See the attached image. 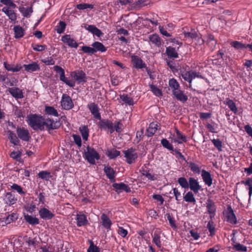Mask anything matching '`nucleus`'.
I'll return each instance as SVG.
<instances>
[{"label":"nucleus","mask_w":252,"mask_h":252,"mask_svg":"<svg viewBox=\"0 0 252 252\" xmlns=\"http://www.w3.org/2000/svg\"><path fill=\"white\" fill-rule=\"evenodd\" d=\"M45 126L48 130L56 129L60 126L61 124L59 121H54L53 120L48 118L44 120V126Z\"/></svg>","instance_id":"nucleus-18"},{"label":"nucleus","mask_w":252,"mask_h":252,"mask_svg":"<svg viewBox=\"0 0 252 252\" xmlns=\"http://www.w3.org/2000/svg\"><path fill=\"white\" fill-rule=\"evenodd\" d=\"M106 154L110 158L114 159L120 156V152L115 149H112L108 150L106 152Z\"/></svg>","instance_id":"nucleus-45"},{"label":"nucleus","mask_w":252,"mask_h":252,"mask_svg":"<svg viewBox=\"0 0 252 252\" xmlns=\"http://www.w3.org/2000/svg\"><path fill=\"white\" fill-rule=\"evenodd\" d=\"M174 96L179 101L183 103L188 100V96L180 89L173 93Z\"/></svg>","instance_id":"nucleus-29"},{"label":"nucleus","mask_w":252,"mask_h":252,"mask_svg":"<svg viewBox=\"0 0 252 252\" xmlns=\"http://www.w3.org/2000/svg\"><path fill=\"white\" fill-rule=\"evenodd\" d=\"M243 184L248 187L249 195L250 198L252 195V178H248L246 179L245 181H243Z\"/></svg>","instance_id":"nucleus-51"},{"label":"nucleus","mask_w":252,"mask_h":252,"mask_svg":"<svg viewBox=\"0 0 252 252\" xmlns=\"http://www.w3.org/2000/svg\"><path fill=\"white\" fill-rule=\"evenodd\" d=\"M149 40L153 44L157 47H160L161 44V40L159 36L157 34H153L149 35Z\"/></svg>","instance_id":"nucleus-37"},{"label":"nucleus","mask_w":252,"mask_h":252,"mask_svg":"<svg viewBox=\"0 0 252 252\" xmlns=\"http://www.w3.org/2000/svg\"><path fill=\"white\" fill-rule=\"evenodd\" d=\"M150 3V0H137L131 5V10H138Z\"/></svg>","instance_id":"nucleus-24"},{"label":"nucleus","mask_w":252,"mask_h":252,"mask_svg":"<svg viewBox=\"0 0 252 252\" xmlns=\"http://www.w3.org/2000/svg\"><path fill=\"white\" fill-rule=\"evenodd\" d=\"M24 217L25 220L31 225H36L39 223V219L35 217L28 214H24Z\"/></svg>","instance_id":"nucleus-34"},{"label":"nucleus","mask_w":252,"mask_h":252,"mask_svg":"<svg viewBox=\"0 0 252 252\" xmlns=\"http://www.w3.org/2000/svg\"><path fill=\"white\" fill-rule=\"evenodd\" d=\"M3 65L7 70L13 72L19 71L22 68L20 64L15 65L14 64H8L6 62L3 63Z\"/></svg>","instance_id":"nucleus-32"},{"label":"nucleus","mask_w":252,"mask_h":252,"mask_svg":"<svg viewBox=\"0 0 252 252\" xmlns=\"http://www.w3.org/2000/svg\"><path fill=\"white\" fill-rule=\"evenodd\" d=\"M165 53L167 56L170 58H177L178 57V54L175 48L171 46L167 47L166 48Z\"/></svg>","instance_id":"nucleus-38"},{"label":"nucleus","mask_w":252,"mask_h":252,"mask_svg":"<svg viewBox=\"0 0 252 252\" xmlns=\"http://www.w3.org/2000/svg\"><path fill=\"white\" fill-rule=\"evenodd\" d=\"M79 130L81 134L83 139L87 141L88 139L89 132L88 126H82L79 127Z\"/></svg>","instance_id":"nucleus-43"},{"label":"nucleus","mask_w":252,"mask_h":252,"mask_svg":"<svg viewBox=\"0 0 252 252\" xmlns=\"http://www.w3.org/2000/svg\"><path fill=\"white\" fill-rule=\"evenodd\" d=\"M98 126L100 129L105 130H109L111 133L114 131L112 122L108 119H100L98 123Z\"/></svg>","instance_id":"nucleus-13"},{"label":"nucleus","mask_w":252,"mask_h":252,"mask_svg":"<svg viewBox=\"0 0 252 252\" xmlns=\"http://www.w3.org/2000/svg\"><path fill=\"white\" fill-rule=\"evenodd\" d=\"M184 200L187 202L195 204L196 202L195 198L191 191H188L183 197Z\"/></svg>","instance_id":"nucleus-46"},{"label":"nucleus","mask_w":252,"mask_h":252,"mask_svg":"<svg viewBox=\"0 0 252 252\" xmlns=\"http://www.w3.org/2000/svg\"><path fill=\"white\" fill-rule=\"evenodd\" d=\"M182 78L189 83L191 84L193 79L195 78H201V75L195 71H184L181 73Z\"/></svg>","instance_id":"nucleus-6"},{"label":"nucleus","mask_w":252,"mask_h":252,"mask_svg":"<svg viewBox=\"0 0 252 252\" xmlns=\"http://www.w3.org/2000/svg\"><path fill=\"white\" fill-rule=\"evenodd\" d=\"M14 37L16 39L22 38L24 35V30L20 26L14 27Z\"/></svg>","instance_id":"nucleus-35"},{"label":"nucleus","mask_w":252,"mask_h":252,"mask_svg":"<svg viewBox=\"0 0 252 252\" xmlns=\"http://www.w3.org/2000/svg\"><path fill=\"white\" fill-rule=\"evenodd\" d=\"M189 167L191 171L194 173L199 174L201 172V167L197 164L193 162H189Z\"/></svg>","instance_id":"nucleus-47"},{"label":"nucleus","mask_w":252,"mask_h":252,"mask_svg":"<svg viewBox=\"0 0 252 252\" xmlns=\"http://www.w3.org/2000/svg\"><path fill=\"white\" fill-rule=\"evenodd\" d=\"M207 212L211 219L214 217L216 212V206L215 202L211 199H208L206 203Z\"/></svg>","instance_id":"nucleus-15"},{"label":"nucleus","mask_w":252,"mask_h":252,"mask_svg":"<svg viewBox=\"0 0 252 252\" xmlns=\"http://www.w3.org/2000/svg\"><path fill=\"white\" fill-rule=\"evenodd\" d=\"M54 69L56 72L59 74L61 81L70 87L73 88L75 86V81L68 79L67 78L65 77L64 70L62 67L58 65H55L54 66Z\"/></svg>","instance_id":"nucleus-3"},{"label":"nucleus","mask_w":252,"mask_h":252,"mask_svg":"<svg viewBox=\"0 0 252 252\" xmlns=\"http://www.w3.org/2000/svg\"><path fill=\"white\" fill-rule=\"evenodd\" d=\"M159 126L156 123H151L146 130V135L148 137L152 136L157 131Z\"/></svg>","instance_id":"nucleus-27"},{"label":"nucleus","mask_w":252,"mask_h":252,"mask_svg":"<svg viewBox=\"0 0 252 252\" xmlns=\"http://www.w3.org/2000/svg\"><path fill=\"white\" fill-rule=\"evenodd\" d=\"M123 124L121 121L115 122L113 124V128L114 131L116 130L117 132H121L122 131Z\"/></svg>","instance_id":"nucleus-64"},{"label":"nucleus","mask_w":252,"mask_h":252,"mask_svg":"<svg viewBox=\"0 0 252 252\" xmlns=\"http://www.w3.org/2000/svg\"><path fill=\"white\" fill-rule=\"evenodd\" d=\"M84 157L86 160L91 164H95V160L100 159V156L97 151L94 148L87 146L85 151Z\"/></svg>","instance_id":"nucleus-2"},{"label":"nucleus","mask_w":252,"mask_h":252,"mask_svg":"<svg viewBox=\"0 0 252 252\" xmlns=\"http://www.w3.org/2000/svg\"><path fill=\"white\" fill-rule=\"evenodd\" d=\"M76 8L79 10H82L85 12L87 13H88L91 10L94 11L97 9L96 5L94 2H92L91 3L81 2L79 4H77L76 6Z\"/></svg>","instance_id":"nucleus-11"},{"label":"nucleus","mask_w":252,"mask_h":252,"mask_svg":"<svg viewBox=\"0 0 252 252\" xmlns=\"http://www.w3.org/2000/svg\"><path fill=\"white\" fill-rule=\"evenodd\" d=\"M24 67L25 70L28 72L35 71L39 69L38 64L35 62L29 64H24Z\"/></svg>","instance_id":"nucleus-41"},{"label":"nucleus","mask_w":252,"mask_h":252,"mask_svg":"<svg viewBox=\"0 0 252 252\" xmlns=\"http://www.w3.org/2000/svg\"><path fill=\"white\" fill-rule=\"evenodd\" d=\"M16 133L19 138L24 141H29L31 138L28 129L24 127H17Z\"/></svg>","instance_id":"nucleus-10"},{"label":"nucleus","mask_w":252,"mask_h":252,"mask_svg":"<svg viewBox=\"0 0 252 252\" xmlns=\"http://www.w3.org/2000/svg\"><path fill=\"white\" fill-rule=\"evenodd\" d=\"M120 98L125 104L128 105H133L134 104L133 99L128 96L127 94H123L120 95Z\"/></svg>","instance_id":"nucleus-42"},{"label":"nucleus","mask_w":252,"mask_h":252,"mask_svg":"<svg viewBox=\"0 0 252 252\" xmlns=\"http://www.w3.org/2000/svg\"><path fill=\"white\" fill-rule=\"evenodd\" d=\"M229 108L231 111H232L234 114H236L237 112V108L234 101L229 98L226 99L225 103Z\"/></svg>","instance_id":"nucleus-48"},{"label":"nucleus","mask_w":252,"mask_h":252,"mask_svg":"<svg viewBox=\"0 0 252 252\" xmlns=\"http://www.w3.org/2000/svg\"><path fill=\"white\" fill-rule=\"evenodd\" d=\"M10 189L12 191L17 192L20 195L24 196L26 195V191L20 185L13 183L10 186Z\"/></svg>","instance_id":"nucleus-31"},{"label":"nucleus","mask_w":252,"mask_h":252,"mask_svg":"<svg viewBox=\"0 0 252 252\" xmlns=\"http://www.w3.org/2000/svg\"><path fill=\"white\" fill-rule=\"evenodd\" d=\"M71 76L78 83H84L87 81L86 74L82 70H76L71 72Z\"/></svg>","instance_id":"nucleus-9"},{"label":"nucleus","mask_w":252,"mask_h":252,"mask_svg":"<svg viewBox=\"0 0 252 252\" xmlns=\"http://www.w3.org/2000/svg\"><path fill=\"white\" fill-rule=\"evenodd\" d=\"M177 138L174 139V141L179 144H181L183 142H186L187 141V137L185 135H183L182 133L177 128H175Z\"/></svg>","instance_id":"nucleus-40"},{"label":"nucleus","mask_w":252,"mask_h":252,"mask_svg":"<svg viewBox=\"0 0 252 252\" xmlns=\"http://www.w3.org/2000/svg\"><path fill=\"white\" fill-rule=\"evenodd\" d=\"M38 176L41 179L46 181H48L52 177L50 173L46 171H42L39 172Z\"/></svg>","instance_id":"nucleus-54"},{"label":"nucleus","mask_w":252,"mask_h":252,"mask_svg":"<svg viewBox=\"0 0 252 252\" xmlns=\"http://www.w3.org/2000/svg\"><path fill=\"white\" fill-rule=\"evenodd\" d=\"M66 24L62 21H60L59 24L56 27V30L57 33L61 34L63 33L65 29Z\"/></svg>","instance_id":"nucleus-50"},{"label":"nucleus","mask_w":252,"mask_h":252,"mask_svg":"<svg viewBox=\"0 0 252 252\" xmlns=\"http://www.w3.org/2000/svg\"><path fill=\"white\" fill-rule=\"evenodd\" d=\"M76 220L77 225L79 227L86 225L88 222L86 216L81 213L77 214Z\"/></svg>","instance_id":"nucleus-30"},{"label":"nucleus","mask_w":252,"mask_h":252,"mask_svg":"<svg viewBox=\"0 0 252 252\" xmlns=\"http://www.w3.org/2000/svg\"><path fill=\"white\" fill-rule=\"evenodd\" d=\"M223 214L225 216V220L233 225L237 223L236 217L231 206H228Z\"/></svg>","instance_id":"nucleus-8"},{"label":"nucleus","mask_w":252,"mask_h":252,"mask_svg":"<svg viewBox=\"0 0 252 252\" xmlns=\"http://www.w3.org/2000/svg\"><path fill=\"white\" fill-rule=\"evenodd\" d=\"M0 3L5 5L6 7H8L12 8H15L17 6L11 0H0Z\"/></svg>","instance_id":"nucleus-58"},{"label":"nucleus","mask_w":252,"mask_h":252,"mask_svg":"<svg viewBox=\"0 0 252 252\" xmlns=\"http://www.w3.org/2000/svg\"><path fill=\"white\" fill-rule=\"evenodd\" d=\"M94 50V53L97 52H104L106 51V48L101 42L98 41H95L92 44Z\"/></svg>","instance_id":"nucleus-33"},{"label":"nucleus","mask_w":252,"mask_h":252,"mask_svg":"<svg viewBox=\"0 0 252 252\" xmlns=\"http://www.w3.org/2000/svg\"><path fill=\"white\" fill-rule=\"evenodd\" d=\"M212 142L219 151H222V142L219 139H214L212 140Z\"/></svg>","instance_id":"nucleus-61"},{"label":"nucleus","mask_w":252,"mask_h":252,"mask_svg":"<svg viewBox=\"0 0 252 252\" xmlns=\"http://www.w3.org/2000/svg\"><path fill=\"white\" fill-rule=\"evenodd\" d=\"M81 50L84 53H86L89 55H93L94 54V50L93 47H91L87 46H83L81 47Z\"/></svg>","instance_id":"nucleus-60"},{"label":"nucleus","mask_w":252,"mask_h":252,"mask_svg":"<svg viewBox=\"0 0 252 252\" xmlns=\"http://www.w3.org/2000/svg\"><path fill=\"white\" fill-rule=\"evenodd\" d=\"M142 174L151 181H155L157 180V178L155 175L152 174L149 170H143L142 171Z\"/></svg>","instance_id":"nucleus-53"},{"label":"nucleus","mask_w":252,"mask_h":252,"mask_svg":"<svg viewBox=\"0 0 252 252\" xmlns=\"http://www.w3.org/2000/svg\"><path fill=\"white\" fill-rule=\"evenodd\" d=\"M101 224L107 230H110L112 224V221L108 216L104 213L101 216Z\"/></svg>","instance_id":"nucleus-26"},{"label":"nucleus","mask_w":252,"mask_h":252,"mask_svg":"<svg viewBox=\"0 0 252 252\" xmlns=\"http://www.w3.org/2000/svg\"><path fill=\"white\" fill-rule=\"evenodd\" d=\"M61 41L71 48H74L76 49L78 46V44L77 43L76 40L71 38L69 34H65L63 35L61 38Z\"/></svg>","instance_id":"nucleus-14"},{"label":"nucleus","mask_w":252,"mask_h":252,"mask_svg":"<svg viewBox=\"0 0 252 252\" xmlns=\"http://www.w3.org/2000/svg\"><path fill=\"white\" fill-rule=\"evenodd\" d=\"M28 125L34 130L44 129V118L36 114H31L27 117Z\"/></svg>","instance_id":"nucleus-1"},{"label":"nucleus","mask_w":252,"mask_h":252,"mask_svg":"<svg viewBox=\"0 0 252 252\" xmlns=\"http://www.w3.org/2000/svg\"><path fill=\"white\" fill-rule=\"evenodd\" d=\"M104 172L106 177L111 181L114 182L116 176V171L109 165L104 166Z\"/></svg>","instance_id":"nucleus-22"},{"label":"nucleus","mask_w":252,"mask_h":252,"mask_svg":"<svg viewBox=\"0 0 252 252\" xmlns=\"http://www.w3.org/2000/svg\"><path fill=\"white\" fill-rule=\"evenodd\" d=\"M169 86L172 89V93H174L176 91L180 89V86L179 83L177 82V81L174 79L172 78L169 80Z\"/></svg>","instance_id":"nucleus-39"},{"label":"nucleus","mask_w":252,"mask_h":252,"mask_svg":"<svg viewBox=\"0 0 252 252\" xmlns=\"http://www.w3.org/2000/svg\"><path fill=\"white\" fill-rule=\"evenodd\" d=\"M19 10L23 16H30L33 12L32 5L31 2L22 1L19 7Z\"/></svg>","instance_id":"nucleus-7"},{"label":"nucleus","mask_w":252,"mask_h":252,"mask_svg":"<svg viewBox=\"0 0 252 252\" xmlns=\"http://www.w3.org/2000/svg\"><path fill=\"white\" fill-rule=\"evenodd\" d=\"M88 107L95 118L100 120L101 116L99 112L98 107L97 104L94 103H91L88 104Z\"/></svg>","instance_id":"nucleus-23"},{"label":"nucleus","mask_w":252,"mask_h":252,"mask_svg":"<svg viewBox=\"0 0 252 252\" xmlns=\"http://www.w3.org/2000/svg\"><path fill=\"white\" fill-rule=\"evenodd\" d=\"M8 137L11 143L14 145H18L20 143L19 137L12 131L8 130L7 132Z\"/></svg>","instance_id":"nucleus-36"},{"label":"nucleus","mask_w":252,"mask_h":252,"mask_svg":"<svg viewBox=\"0 0 252 252\" xmlns=\"http://www.w3.org/2000/svg\"><path fill=\"white\" fill-rule=\"evenodd\" d=\"M201 176L203 182L206 185L209 187H210L212 185L213 179L211 175L209 172L205 170H202L201 171Z\"/></svg>","instance_id":"nucleus-25"},{"label":"nucleus","mask_w":252,"mask_h":252,"mask_svg":"<svg viewBox=\"0 0 252 252\" xmlns=\"http://www.w3.org/2000/svg\"><path fill=\"white\" fill-rule=\"evenodd\" d=\"M161 144L164 148L170 151H174L172 145L166 139L163 138L161 139Z\"/></svg>","instance_id":"nucleus-55"},{"label":"nucleus","mask_w":252,"mask_h":252,"mask_svg":"<svg viewBox=\"0 0 252 252\" xmlns=\"http://www.w3.org/2000/svg\"><path fill=\"white\" fill-rule=\"evenodd\" d=\"M38 213L40 217L44 220H51L55 216L53 213L45 207L40 208Z\"/></svg>","instance_id":"nucleus-16"},{"label":"nucleus","mask_w":252,"mask_h":252,"mask_svg":"<svg viewBox=\"0 0 252 252\" xmlns=\"http://www.w3.org/2000/svg\"><path fill=\"white\" fill-rule=\"evenodd\" d=\"M184 34L185 37L190 38L191 39L195 38L197 36V34L196 32L194 30H192L190 32H184Z\"/></svg>","instance_id":"nucleus-62"},{"label":"nucleus","mask_w":252,"mask_h":252,"mask_svg":"<svg viewBox=\"0 0 252 252\" xmlns=\"http://www.w3.org/2000/svg\"><path fill=\"white\" fill-rule=\"evenodd\" d=\"M82 27H84L86 30L88 31L94 35H95L98 37H100L103 34V33L101 32V31L94 25H90L84 24L83 26H82Z\"/></svg>","instance_id":"nucleus-20"},{"label":"nucleus","mask_w":252,"mask_h":252,"mask_svg":"<svg viewBox=\"0 0 252 252\" xmlns=\"http://www.w3.org/2000/svg\"><path fill=\"white\" fill-rule=\"evenodd\" d=\"M3 201L5 204L11 206L17 202V198L11 192H8L3 196Z\"/></svg>","instance_id":"nucleus-19"},{"label":"nucleus","mask_w":252,"mask_h":252,"mask_svg":"<svg viewBox=\"0 0 252 252\" xmlns=\"http://www.w3.org/2000/svg\"><path fill=\"white\" fill-rule=\"evenodd\" d=\"M45 112L50 115H52L55 117L59 116L58 113L56 109L52 106H46L45 109Z\"/></svg>","instance_id":"nucleus-52"},{"label":"nucleus","mask_w":252,"mask_h":252,"mask_svg":"<svg viewBox=\"0 0 252 252\" xmlns=\"http://www.w3.org/2000/svg\"><path fill=\"white\" fill-rule=\"evenodd\" d=\"M150 89L153 94L157 96H160L162 95L161 91L158 89L156 86L154 85H150Z\"/></svg>","instance_id":"nucleus-59"},{"label":"nucleus","mask_w":252,"mask_h":252,"mask_svg":"<svg viewBox=\"0 0 252 252\" xmlns=\"http://www.w3.org/2000/svg\"><path fill=\"white\" fill-rule=\"evenodd\" d=\"M112 187L116 189V191L121 192L125 191L126 192H129L131 191L130 188L124 183H114L113 184Z\"/></svg>","instance_id":"nucleus-28"},{"label":"nucleus","mask_w":252,"mask_h":252,"mask_svg":"<svg viewBox=\"0 0 252 252\" xmlns=\"http://www.w3.org/2000/svg\"><path fill=\"white\" fill-rule=\"evenodd\" d=\"M153 242L159 248L161 247V242L159 233L155 231L152 235Z\"/></svg>","instance_id":"nucleus-44"},{"label":"nucleus","mask_w":252,"mask_h":252,"mask_svg":"<svg viewBox=\"0 0 252 252\" xmlns=\"http://www.w3.org/2000/svg\"><path fill=\"white\" fill-rule=\"evenodd\" d=\"M189 188L195 193H197L201 189V186L199 185L197 180L190 177L189 179Z\"/></svg>","instance_id":"nucleus-17"},{"label":"nucleus","mask_w":252,"mask_h":252,"mask_svg":"<svg viewBox=\"0 0 252 252\" xmlns=\"http://www.w3.org/2000/svg\"><path fill=\"white\" fill-rule=\"evenodd\" d=\"M61 105L62 108L66 110H70L74 107V103L72 98L66 94H63L62 95Z\"/></svg>","instance_id":"nucleus-4"},{"label":"nucleus","mask_w":252,"mask_h":252,"mask_svg":"<svg viewBox=\"0 0 252 252\" xmlns=\"http://www.w3.org/2000/svg\"><path fill=\"white\" fill-rule=\"evenodd\" d=\"M132 0H119L118 5H121L122 6V8L127 7L128 10H131V5L132 4Z\"/></svg>","instance_id":"nucleus-49"},{"label":"nucleus","mask_w":252,"mask_h":252,"mask_svg":"<svg viewBox=\"0 0 252 252\" xmlns=\"http://www.w3.org/2000/svg\"><path fill=\"white\" fill-rule=\"evenodd\" d=\"M178 183L183 188H189V182L185 177H180L178 178Z\"/></svg>","instance_id":"nucleus-57"},{"label":"nucleus","mask_w":252,"mask_h":252,"mask_svg":"<svg viewBox=\"0 0 252 252\" xmlns=\"http://www.w3.org/2000/svg\"><path fill=\"white\" fill-rule=\"evenodd\" d=\"M10 94L16 99L22 98L24 97L23 92L17 87L9 88L8 89Z\"/></svg>","instance_id":"nucleus-21"},{"label":"nucleus","mask_w":252,"mask_h":252,"mask_svg":"<svg viewBox=\"0 0 252 252\" xmlns=\"http://www.w3.org/2000/svg\"><path fill=\"white\" fill-rule=\"evenodd\" d=\"M230 45L232 47H233L234 48H235L237 49H243V48L247 47V46H246L244 44H243L241 42L237 41L231 42L230 43Z\"/></svg>","instance_id":"nucleus-63"},{"label":"nucleus","mask_w":252,"mask_h":252,"mask_svg":"<svg viewBox=\"0 0 252 252\" xmlns=\"http://www.w3.org/2000/svg\"><path fill=\"white\" fill-rule=\"evenodd\" d=\"M207 228L209 230L210 233V236H213L215 234L216 228L214 224V222L212 220H210L207 225Z\"/></svg>","instance_id":"nucleus-56"},{"label":"nucleus","mask_w":252,"mask_h":252,"mask_svg":"<svg viewBox=\"0 0 252 252\" xmlns=\"http://www.w3.org/2000/svg\"><path fill=\"white\" fill-rule=\"evenodd\" d=\"M131 61L134 67L137 69L146 68L148 73H149L150 70L146 67V64L140 57L137 56H132L131 57Z\"/></svg>","instance_id":"nucleus-12"},{"label":"nucleus","mask_w":252,"mask_h":252,"mask_svg":"<svg viewBox=\"0 0 252 252\" xmlns=\"http://www.w3.org/2000/svg\"><path fill=\"white\" fill-rule=\"evenodd\" d=\"M124 154L126 162L129 164L134 163L138 158V155L135 152V150L132 148L124 151Z\"/></svg>","instance_id":"nucleus-5"}]
</instances>
